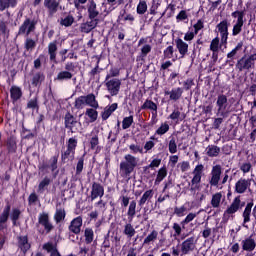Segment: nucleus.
Returning <instances> with one entry per match:
<instances>
[{
	"label": "nucleus",
	"instance_id": "f257e3e1",
	"mask_svg": "<svg viewBox=\"0 0 256 256\" xmlns=\"http://www.w3.org/2000/svg\"><path fill=\"white\" fill-rule=\"evenodd\" d=\"M87 13L88 19L86 23H82L80 26L82 33H91L93 29H96L97 25H99V10H97V3L95 0H89L87 5Z\"/></svg>",
	"mask_w": 256,
	"mask_h": 256
},
{
	"label": "nucleus",
	"instance_id": "f03ea898",
	"mask_svg": "<svg viewBox=\"0 0 256 256\" xmlns=\"http://www.w3.org/2000/svg\"><path fill=\"white\" fill-rule=\"evenodd\" d=\"M139 163V160L137 157L131 155V154H126L124 156V161L120 162V175L124 179H129L131 177V173L135 171L137 165Z\"/></svg>",
	"mask_w": 256,
	"mask_h": 256
},
{
	"label": "nucleus",
	"instance_id": "7ed1b4c3",
	"mask_svg": "<svg viewBox=\"0 0 256 256\" xmlns=\"http://www.w3.org/2000/svg\"><path fill=\"white\" fill-rule=\"evenodd\" d=\"M84 105H88V107H92V109H99V101H97V97H95V94L90 93L86 96H80L76 98V109H83Z\"/></svg>",
	"mask_w": 256,
	"mask_h": 256
},
{
	"label": "nucleus",
	"instance_id": "20e7f679",
	"mask_svg": "<svg viewBox=\"0 0 256 256\" xmlns=\"http://www.w3.org/2000/svg\"><path fill=\"white\" fill-rule=\"evenodd\" d=\"M255 61H256V53L251 54L247 57V55H244L242 58H240L236 63V69L238 71H249L250 69H253L255 67Z\"/></svg>",
	"mask_w": 256,
	"mask_h": 256
},
{
	"label": "nucleus",
	"instance_id": "39448f33",
	"mask_svg": "<svg viewBox=\"0 0 256 256\" xmlns=\"http://www.w3.org/2000/svg\"><path fill=\"white\" fill-rule=\"evenodd\" d=\"M203 171H205V166L203 164H198L192 171L193 178L191 180L190 191H198L199 185L201 184V179L203 178Z\"/></svg>",
	"mask_w": 256,
	"mask_h": 256
},
{
	"label": "nucleus",
	"instance_id": "423d86ee",
	"mask_svg": "<svg viewBox=\"0 0 256 256\" xmlns=\"http://www.w3.org/2000/svg\"><path fill=\"white\" fill-rule=\"evenodd\" d=\"M84 243L86 245H91L90 248V256L95 255V251L97 249V240H95V231H93V228L87 227L84 229Z\"/></svg>",
	"mask_w": 256,
	"mask_h": 256
},
{
	"label": "nucleus",
	"instance_id": "0eeeda50",
	"mask_svg": "<svg viewBox=\"0 0 256 256\" xmlns=\"http://www.w3.org/2000/svg\"><path fill=\"white\" fill-rule=\"evenodd\" d=\"M243 205H245V203L241 204V196L235 197L230 206L224 211L223 221H229V215H235L239 209L243 208Z\"/></svg>",
	"mask_w": 256,
	"mask_h": 256
},
{
	"label": "nucleus",
	"instance_id": "6e6552de",
	"mask_svg": "<svg viewBox=\"0 0 256 256\" xmlns=\"http://www.w3.org/2000/svg\"><path fill=\"white\" fill-rule=\"evenodd\" d=\"M35 29H37V21L26 18L18 30V35L29 37L31 33H35Z\"/></svg>",
	"mask_w": 256,
	"mask_h": 256
},
{
	"label": "nucleus",
	"instance_id": "1a4fd4ad",
	"mask_svg": "<svg viewBox=\"0 0 256 256\" xmlns=\"http://www.w3.org/2000/svg\"><path fill=\"white\" fill-rule=\"evenodd\" d=\"M105 195V187L99 182H93L91 186L90 195L87 197L90 203H93L95 199H102Z\"/></svg>",
	"mask_w": 256,
	"mask_h": 256
},
{
	"label": "nucleus",
	"instance_id": "9d476101",
	"mask_svg": "<svg viewBox=\"0 0 256 256\" xmlns=\"http://www.w3.org/2000/svg\"><path fill=\"white\" fill-rule=\"evenodd\" d=\"M222 173L223 168H221V165L217 164L213 166L210 172L209 185L212 187H219V181H221Z\"/></svg>",
	"mask_w": 256,
	"mask_h": 256
},
{
	"label": "nucleus",
	"instance_id": "9b49d317",
	"mask_svg": "<svg viewBox=\"0 0 256 256\" xmlns=\"http://www.w3.org/2000/svg\"><path fill=\"white\" fill-rule=\"evenodd\" d=\"M229 25V21H227V19H224L216 26V29H218V33H220L222 45H227V39H229Z\"/></svg>",
	"mask_w": 256,
	"mask_h": 256
},
{
	"label": "nucleus",
	"instance_id": "f8f14e48",
	"mask_svg": "<svg viewBox=\"0 0 256 256\" xmlns=\"http://www.w3.org/2000/svg\"><path fill=\"white\" fill-rule=\"evenodd\" d=\"M106 88L107 91L110 93L111 97L119 95V91H121V80L117 78L107 80Z\"/></svg>",
	"mask_w": 256,
	"mask_h": 256
},
{
	"label": "nucleus",
	"instance_id": "ddd939ff",
	"mask_svg": "<svg viewBox=\"0 0 256 256\" xmlns=\"http://www.w3.org/2000/svg\"><path fill=\"white\" fill-rule=\"evenodd\" d=\"M235 193H239L240 195H243L248 189V191H251V179H245V178H240L236 183H235Z\"/></svg>",
	"mask_w": 256,
	"mask_h": 256
},
{
	"label": "nucleus",
	"instance_id": "4468645a",
	"mask_svg": "<svg viewBox=\"0 0 256 256\" xmlns=\"http://www.w3.org/2000/svg\"><path fill=\"white\" fill-rule=\"evenodd\" d=\"M77 125H79V122H77V118L73 117L71 114H66L65 116V127L66 129H70L68 131L69 133H77Z\"/></svg>",
	"mask_w": 256,
	"mask_h": 256
},
{
	"label": "nucleus",
	"instance_id": "2eb2a0df",
	"mask_svg": "<svg viewBox=\"0 0 256 256\" xmlns=\"http://www.w3.org/2000/svg\"><path fill=\"white\" fill-rule=\"evenodd\" d=\"M142 111H151L152 119H157V103L153 102L151 99H146L143 105L140 107Z\"/></svg>",
	"mask_w": 256,
	"mask_h": 256
},
{
	"label": "nucleus",
	"instance_id": "dca6fc26",
	"mask_svg": "<svg viewBox=\"0 0 256 256\" xmlns=\"http://www.w3.org/2000/svg\"><path fill=\"white\" fill-rule=\"evenodd\" d=\"M164 95L167 96L169 95V100L177 102L181 97H183V88L181 87H176L172 88L171 90H165Z\"/></svg>",
	"mask_w": 256,
	"mask_h": 256
},
{
	"label": "nucleus",
	"instance_id": "f3484780",
	"mask_svg": "<svg viewBox=\"0 0 256 256\" xmlns=\"http://www.w3.org/2000/svg\"><path fill=\"white\" fill-rule=\"evenodd\" d=\"M81 227H83V218L81 216H78L71 221L69 225V231L70 233H75V235H79V233H81Z\"/></svg>",
	"mask_w": 256,
	"mask_h": 256
},
{
	"label": "nucleus",
	"instance_id": "a211bd4d",
	"mask_svg": "<svg viewBox=\"0 0 256 256\" xmlns=\"http://www.w3.org/2000/svg\"><path fill=\"white\" fill-rule=\"evenodd\" d=\"M77 149V139L72 137L68 139L67 150L65 151V157L75 159V150Z\"/></svg>",
	"mask_w": 256,
	"mask_h": 256
},
{
	"label": "nucleus",
	"instance_id": "6ab92c4d",
	"mask_svg": "<svg viewBox=\"0 0 256 256\" xmlns=\"http://www.w3.org/2000/svg\"><path fill=\"white\" fill-rule=\"evenodd\" d=\"M195 249V237H190L182 242L181 252L183 255H189L190 251Z\"/></svg>",
	"mask_w": 256,
	"mask_h": 256
},
{
	"label": "nucleus",
	"instance_id": "aec40b11",
	"mask_svg": "<svg viewBox=\"0 0 256 256\" xmlns=\"http://www.w3.org/2000/svg\"><path fill=\"white\" fill-rule=\"evenodd\" d=\"M176 48L178 49L180 56V59H183L187 53H189V44L187 42L183 41L181 38L175 39Z\"/></svg>",
	"mask_w": 256,
	"mask_h": 256
},
{
	"label": "nucleus",
	"instance_id": "412c9836",
	"mask_svg": "<svg viewBox=\"0 0 256 256\" xmlns=\"http://www.w3.org/2000/svg\"><path fill=\"white\" fill-rule=\"evenodd\" d=\"M242 250L247 251L248 253H251L255 251L256 248V242L255 239H253V236H249L241 241Z\"/></svg>",
	"mask_w": 256,
	"mask_h": 256
},
{
	"label": "nucleus",
	"instance_id": "4be33fe9",
	"mask_svg": "<svg viewBox=\"0 0 256 256\" xmlns=\"http://www.w3.org/2000/svg\"><path fill=\"white\" fill-rule=\"evenodd\" d=\"M216 105L218 107V113L225 115V111L227 110V96L225 94H219Z\"/></svg>",
	"mask_w": 256,
	"mask_h": 256
},
{
	"label": "nucleus",
	"instance_id": "5701e85b",
	"mask_svg": "<svg viewBox=\"0 0 256 256\" xmlns=\"http://www.w3.org/2000/svg\"><path fill=\"white\" fill-rule=\"evenodd\" d=\"M118 107H119V104L117 103H113L110 106H106L104 108V111L101 112L102 121H107V119H109L111 115H113V113L117 111Z\"/></svg>",
	"mask_w": 256,
	"mask_h": 256
},
{
	"label": "nucleus",
	"instance_id": "b1692460",
	"mask_svg": "<svg viewBox=\"0 0 256 256\" xmlns=\"http://www.w3.org/2000/svg\"><path fill=\"white\" fill-rule=\"evenodd\" d=\"M18 247L26 253L31 249V244L29 243V238L27 236H19L18 237Z\"/></svg>",
	"mask_w": 256,
	"mask_h": 256
},
{
	"label": "nucleus",
	"instance_id": "393cba45",
	"mask_svg": "<svg viewBox=\"0 0 256 256\" xmlns=\"http://www.w3.org/2000/svg\"><path fill=\"white\" fill-rule=\"evenodd\" d=\"M135 215H137V202L135 200H132L129 204L128 211H127V217H128L129 223H133V219H135Z\"/></svg>",
	"mask_w": 256,
	"mask_h": 256
},
{
	"label": "nucleus",
	"instance_id": "a878e982",
	"mask_svg": "<svg viewBox=\"0 0 256 256\" xmlns=\"http://www.w3.org/2000/svg\"><path fill=\"white\" fill-rule=\"evenodd\" d=\"M251 211H253V202H248L242 213L243 225L251 222Z\"/></svg>",
	"mask_w": 256,
	"mask_h": 256
},
{
	"label": "nucleus",
	"instance_id": "bb28decb",
	"mask_svg": "<svg viewBox=\"0 0 256 256\" xmlns=\"http://www.w3.org/2000/svg\"><path fill=\"white\" fill-rule=\"evenodd\" d=\"M94 57H95V59H97V62H96L95 67L90 72H88V77H90V79H95V76L99 75V73H101V71H103V68H101L99 66V63H101V56L96 55Z\"/></svg>",
	"mask_w": 256,
	"mask_h": 256
},
{
	"label": "nucleus",
	"instance_id": "cd10ccee",
	"mask_svg": "<svg viewBox=\"0 0 256 256\" xmlns=\"http://www.w3.org/2000/svg\"><path fill=\"white\" fill-rule=\"evenodd\" d=\"M10 97L13 103H15L16 101H19L21 97H23V91H21L19 86H12L10 89Z\"/></svg>",
	"mask_w": 256,
	"mask_h": 256
},
{
	"label": "nucleus",
	"instance_id": "c85d7f7f",
	"mask_svg": "<svg viewBox=\"0 0 256 256\" xmlns=\"http://www.w3.org/2000/svg\"><path fill=\"white\" fill-rule=\"evenodd\" d=\"M39 223H40V225H42L45 228L47 233H49V231H51V229H53V225L51 223H49V215H47V214H41L39 216Z\"/></svg>",
	"mask_w": 256,
	"mask_h": 256
},
{
	"label": "nucleus",
	"instance_id": "c756f323",
	"mask_svg": "<svg viewBox=\"0 0 256 256\" xmlns=\"http://www.w3.org/2000/svg\"><path fill=\"white\" fill-rule=\"evenodd\" d=\"M219 153H221V148L217 145H208L206 148V155L208 157H219Z\"/></svg>",
	"mask_w": 256,
	"mask_h": 256
},
{
	"label": "nucleus",
	"instance_id": "7c9ffc66",
	"mask_svg": "<svg viewBox=\"0 0 256 256\" xmlns=\"http://www.w3.org/2000/svg\"><path fill=\"white\" fill-rule=\"evenodd\" d=\"M221 199H223V194H221V192L212 195L210 203L214 209H219V207H221Z\"/></svg>",
	"mask_w": 256,
	"mask_h": 256
},
{
	"label": "nucleus",
	"instance_id": "2f4dec72",
	"mask_svg": "<svg viewBox=\"0 0 256 256\" xmlns=\"http://www.w3.org/2000/svg\"><path fill=\"white\" fill-rule=\"evenodd\" d=\"M168 119H171V121H183L185 119V114H182L179 107H177L169 115Z\"/></svg>",
	"mask_w": 256,
	"mask_h": 256
},
{
	"label": "nucleus",
	"instance_id": "473e14b6",
	"mask_svg": "<svg viewBox=\"0 0 256 256\" xmlns=\"http://www.w3.org/2000/svg\"><path fill=\"white\" fill-rule=\"evenodd\" d=\"M44 6L48 8L50 13H57L59 2L57 0H44Z\"/></svg>",
	"mask_w": 256,
	"mask_h": 256
},
{
	"label": "nucleus",
	"instance_id": "72a5a7b5",
	"mask_svg": "<svg viewBox=\"0 0 256 256\" xmlns=\"http://www.w3.org/2000/svg\"><path fill=\"white\" fill-rule=\"evenodd\" d=\"M165 177H167V166H163L158 170L154 185H160Z\"/></svg>",
	"mask_w": 256,
	"mask_h": 256
},
{
	"label": "nucleus",
	"instance_id": "f704fd0d",
	"mask_svg": "<svg viewBox=\"0 0 256 256\" xmlns=\"http://www.w3.org/2000/svg\"><path fill=\"white\" fill-rule=\"evenodd\" d=\"M135 233H137V231H135V228L133 227L131 222L126 223L124 226L123 234L126 235V237H128V239H131V238L135 237Z\"/></svg>",
	"mask_w": 256,
	"mask_h": 256
},
{
	"label": "nucleus",
	"instance_id": "c9c22d12",
	"mask_svg": "<svg viewBox=\"0 0 256 256\" xmlns=\"http://www.w3.org/2000/svg\"><path fill=\"white\" fill-rule=\"evenodd\" d=\"M243 25H245V20H236L232 29V37H237L243 31Z\"/></svg>",
	"mask_w": 256,
	"mask_h": 256
},
{
	"label": "nucleus",
	"instance_id": "e433bc0d",
	"mask_svg": "<svg viewBox=\"0 0 256 256\" xmlns=\"http://www.w3.org/2000/svg\"><path fill=\"white\" fill-rule=\"evenodd\" d=\"M150 199H153V190H147L144 192L140 200L138 201L139 207H143L147 201H150Z\"/></svg>",
	"mask_w": 256,
	"mask_h": 256
},
{
	"label": "nucleus",
	"instance_id": "4c0bfd02",
	"mask_svg": "<svg viewBox=\"0 0 256 256\" xmlns=\"http://www.w3.org/2000/svg\"><path fill=\"white\" fill-rule=\"evenodd\" d=\"M45 81V74L41 72H37L33 77H32V85L34 87H39L43 82Z\"/></svg>",
	"mask_w": 256,
	"mask_h": 256
},
{
	"label": "nucleus",
	"instance_id": "58836bf2",
	"mask_svg": "<svg viewBox=\"0 0 256 256\" xmlns=\"http://www.w3.org/2000/svg\"><path fill=\"white\" fill-rule=\"evenodd\" d=\"M241 49H243V42H239L236 47L234 49H232V51H230L227 54V63H231V61H233V59H235V55H237V51H241Z\"/></svg>",
	"mask_w": 256,
	"mask_h": 256
},
{
	"label": "nucleus",
	"instance_id": "ea45409f",
	"mask_svg": "<svg viewBox=\"0 0 256 256\" xmlns=\"http://www.w3.org/2000/svg\"><path fill=\"white\" fill-rule=\"evenodd\" d=\"M18 0H0V11H5L9 7H16Z\"/></svg>",
	"mask_w": 256,
	"mask_h": 256
},
{
	"label": "nucleus",
	"instance_id": "a19ab883",
	"mask_svg": "<svg viewBox=\"0 0 256 256\" xmlns=\"http://www.w3.org/2000/svg\"><path fill=\"white\" fill-rule=\"evenodd\" d=\"M87 117L90 119V123H95L97 121V117H99V112L95 108H87L86 113Z\"/></svg>",
	"mask_w": 256,
	"mask_h": 256
},
{
	"label": "nucleus",
	"instance_id": "79ce46f5",
	"mask_svg": "<svg viewBox=\"0 0 256 256\" xmlns=\"http://www.w3.org/2000/svg\"><path fill=\"white\" fill-rule=\"evenodd\" d=\"M169 139L168 151L172 155H175L177 153V139L174 136H170Z\"/></svg>",
	"mask_w": 256,
	"mask_h": 256
},
{
	"label": "nucleus",
	"instance_id": "37998d69",
	"mask_svg": "<svg viewBox=\"0 0 256 256\" xmlns=\"http://www.w3.org/2000/svg\"><path fill=\"white\" fill-rule=\"evenodd\" d=\"M24 47H25L26 51H33V49H35V47H37V39L34 40L32 38H29V36H26V41H25Z\"/></svg>",
	"mask_w": 256,
	"mask_h": 256
},
{
	"label": "nucleus",
	"instance_id": "c03bdc74",
	"mask_svg": "<svg viewBox=\"0 0 256 256\" xmlns=\"http://www.w3.org/2000/svg\"><path fill=\"white\" fill-rule=\"evenodd\" d=\"M9 213H11L10 204L5 206L2 214L0 215V223H7V221L9 220Z\"/></svg>",
	"mask_w": 256,
	"mask_h": 256
},
{
	"label": "nucleus",
	"instance_id": "a18cd8bd",
	"mask_svg": "<svg viewBox=\"0 0 256 256\" xmlns=\"http://www.w3.org/2000/svg\"><path fill=\"white\" fill-rule=\"evenodd\" d=\"M136 13L138 15H145V13H147V1L139 0V3L136 8Z\"/></svg>",
	"mask_w": 256,
	"mask_h": 256
},
{
	"label": "nucleus",
	"instance_id": "49530a36",
	"mask_svg": "<svg viewBox=\"0 0 256 256\" xmlns=\"http://www.w3.org/2000/svg\"><path fill=\"white\" fill-rule=\"evenodd\" d=\"M170 129L169 123L164 122L160 125V127L155 131V135H165V133H168Z\"/></svg>",
	"mask_w": 256,
	"mask_h": 256
},
{
	"label": "nucleus",
	"instance_id": "de8ad7c7",
	"mask_svg": "<svg viewBox=\"0 0 256 256\" xmlns=\"http://www.w3.org/2000/svg\"><path fill=\"white\" fill-rule=\"evenodd\" d=\"M48 53L50 55V60L55 61V57L57 55V44L50 43L48 46Z\"/></svg>",
	"mask_w": 256,
	"mask_h": 256
},
{
	"label": "nucleus",
	"instance_id": "09e8293b",
	"mask_svg": "<svg viewBox=\"0 0 256 256\" xmlns=\"http://www.w3.org/2000/svg\"><path fill=\"white\" fill-rule=\"evenodd\" d=\"M151 45L150 44H145L142 48H141V53H140V59L141 61L145 60V57H147V55H149V53H151Z\"/></svg>",
	"mask_w": 256,
	"mask_h": 256
},
{
	"label": "nucleus",
	"instance_id": "8fccbe9b",
	"mask_svg": "<svg viewBox=\"0 0 256 256\" xmlns=\"http://www.w3.org/2000/svg\"><path fill=\"white\" fill-rule=\"evenodd\" d=\"M195 217H197V214L189 213L185 217V219L180 222V225H181L182 229H185V225H189V223H191V221H193V219H195Z\"/></svg>",
	"mask_w": 256,
	"mask_h": 256
},
{
	"label": "nucleus",
	"instance_id": "3c124183",
	"mask_svg": "<svg viewBox=\"0 0 256 256\" xmlns=\"http://www.w3.org/2000/svg\"><path fill=\"white\" fill-rule=\"evenodd\" d=\"M174 53H175V48L173 47V45L168 46L163 51L164 59H173V54Z\"/></svg>",
	"mask_w": 256,
	"mask_h": 256
},
{
	"label": "nucleus",
	"instance_id": "603ef678",
	"mask_svg": "<svg viewBox=\"0 0 256 256\" xmlns=\"http://www.w3.org/2000/svg\"><path fill=\"white\" fill-rule=\"evenodd\" d=\"M159 236V232L157 230H153L145 239H144V245H149L151 241H155L157 237Z\"/></svg>",
	"mask_w": 256,
	"mask_h": 256
},
{
	"label": "nucleus",
	"instance_id": "864d4df0",
	"mask_svg": "<svg viewBox=\"0 0 256 256\" xmlns=\"http://www.w3.org/2000/svg\"><path fill=\"white\" fill-rule=\"evenodd\" d=\"M134 121H133V115H130L128 117H124L122 120V129H129V127H131V125H133Z\"/></svg>",
	"mask_w": 256,
	"mask_h": 256
},
{
	"label": "nucleus",
	"instance_id": "5fc2aeb1",
	"mask_svg": "<svg viewBox=\"0 0 256 256\" xmlns=\"http://www.w3.org/2000/svg\"><path fill=\"white\" fill-rule=\"evenodd\" d=\"M174 215H176V217H185V215H187V207H185V205L181 207H175Z\"/></svg>",
	"mask_w": 256,
	"mask_h": 256
},
{
	"label": "nucleus",
	"instance_id": "6e6d98bb",
	"mask_svg": "<svg viewBox=\"0 0 256 256\" xmlns=\"http://www.w3.org/2000/svg\"><path fill=\"white\" fill-rule=\"evenodd\" d=\"M120 75V70L119 68L112 67L109 70V73L106 75L105 81H109V79L113 77H119Z\"/></svg>",
	"mask_w": 256,
	"mask_h": 256
},
{
	"label": "nucleus",
	"instance_id": "4d7b16f0",
	"mask_svg": "<svg viewBox=\"0 0 256 256\" xmlns=\"http://www.w3.org/2000/svg\"><path fill=\"white\" fill-rule=\"evenodd\" d=\"M232 17L234 19H237V21H244L245 20V10H236L234 12H232Z\"/></svg>",
	"mask_w": 256,
	"mask_h": 256
},
{
	"label": "nucleus",
	"instance_id": "13d9d810",
	"mask_svg": "<svg viewBox=\"0 0 256 256\" xmlns=\"http://www.w3.org/2000/svg\"><path fill=\"white\" fill-rule=\"evenodd\" d=\"M21 217V210L14 208L11 214V220L13 225H17V220Z\"/></svg>",
	"mask_w": 256,
	"mask_h": 256
},
{
	"label": "nucleus",
	"instance_id": "bf43d9fd",
	"mask_svg": "<svg viewBox=\"0 0 256 256\" xmlns=\"http://www.w3.org/2000/svg\"><path fill=\"white\" fill-rule=\"evenodd\" d=\"M177 167L182 173H185L186 171H189V169H191V164H189V161H182L177 164Z\"/></svg>",
	"mask_w": 256,
	"mask_h": 256
},
{
	"label": "nucleus",
	"instance_id": "052dcab7",
	"mask_svg": "<svg viewBox=\"0 0 256 256\" xmlns=\"http://www.w3.org/2000/svg\"><path fill=\"white\" fill-rule=\"evenodd\" d=\"M85 165V158L82 156L79 158L76 165V175H81L83 173V166Z\"/></svg>",
	"mask_w": 256,
	"mask_h": 256
},
{
	"label": "nucleus",
	"instance_id": "680f3d73",
	"mask_svg": "<svg viewBox=\"0 0 256 256\" xmlns=\"http://www.w3.org/2000/svg\"><path fill=\"white\" fill-rule=\"evenodd\" d=\"M50 183L51 179L44 178L38 186V191H40V193H43V191H45V187H49Z\"/></svg>",
	"mask_w": 256,
	"mask_h": 256
},
{
	"label": "nucleus",
	"instance_id": "e2e57ef3",
	"mask_svg": "<svg viewBox=\"0 0 256 256\" xmlns=\"http://www.w3.org/2000/svg\"><path fill=\"white\" fill-rule=\"evenodd\" d=\"M195 85V80L193 78H188L186 81L183 82V91H189L191 87Z\"/></svg>",
	"mask_w": 256,
	"mask_h": 256
},
{
	"label": "nucleus",
	"instance_id": "0e129e2a",
	"mask_svg": "<svg viewBox=\"0 0 256 256\" xmlns=\"http://www.w3.org/2000/svg\"><path fill=\"white\" fill-rule=\"evenodd\" d=\"M129 149H130L131 153H133L134 155H137V153L143 154V147H141L139 145L131 144L129 146Z\"/></svg>",
	"mask_w": 256,
	"mask_h": 256
},
{
	"label": "nucleus",
	"instance_id": "69168bd1",
	"mask_svg": "<svg viewBox=\"0 0 256 256\" xmlns=\"http://www.w3.org/2000/svg\"><path fill=\"white\" fill-rule=\"evenodd\" d=\"M27 108L28 109H39V102L37 100V97L28 101Z\"/></svg>",
	"mask_w": 256,
	"mask_h": 256
},
{
	"label": "nucleus",
	"instance_id": "338daca9",
	"mask_svg": "<svg viewBox=\"0 0 256 256\" xmlns=\"http://www.w3.org/2000/svg\"><path fill=\"white\" fill-rule=\"evenodd\" d=\"M210 51H219V37L212 39L210 43Z\"/></svg>",
	"mask_w": 256,
	"mask_h": 256
},
{
	"label": "nucleus",
	"instance_id": "774afa93",
	"mask_svg": "<svg viewBox=\"0 0 256 256\" xmlns=\"http://www.w3.org/2000/svg\"><path fill=\"white\" fill-rule=\"evenodd\" d=\"M251 169H253V165L251 164V162H245L240 166V171H242V173H249V171H251Z\"/></svg>",
	"mask_w": 256,
	"mask_h": 256
}]
</instances>
